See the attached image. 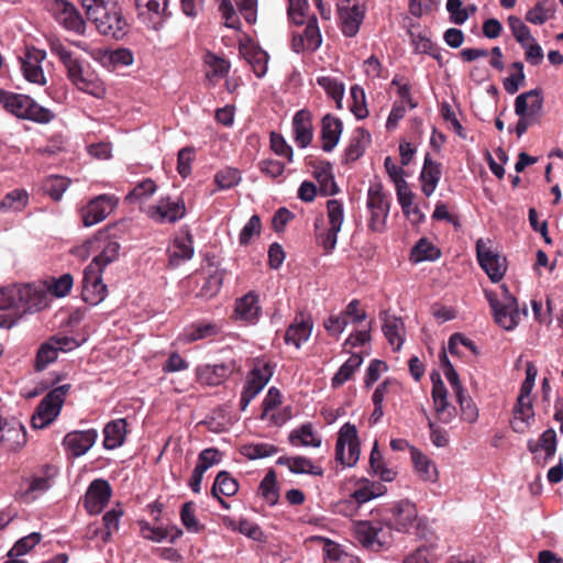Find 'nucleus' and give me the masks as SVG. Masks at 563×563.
<instances>
[{"mask_svg":"<svg viewBox=\"0 0 563 563\" xmlns=\"http://www.w3.org/2000/svg\"><path fill=\"white\" fill-rule=\"evenodd\" d=\"M216 488L221 495L230 497L238 493L239 484L227 471H221L216 476Z\"/></svg>","mask_w":563,"mask_h":563,"instance_id":"338daca9","label":"nucleus"},{"mask_svg":"<svg viewBox=\"0 0 563 563\" xmlns=\"http://www.w3.org/2000/svg\"><path fill=\"white\" fill-rule=\"evenodd\" d=\"M74 278L70 274H64L58 278H53L49 285L45 288L46 292L49 291L55 297H65L71 289Z\"/></svg>","mask_w":563,"mask_h":563,"instance_id":"774afa93","label":"nucleus"},{"mask_svg":"<svg viewBox=\"0 0 563 563\" xmlns=\"http://www.w3.org/2000/svg\"><path fill=\"white\" fill-rule=\"evenodd\" d=\"M29 202V195L25 190L15 189L7 194L0 202V211H21Z\"/></svg>","mask_w":563,"mask_h":563,"instance_id":"49530a36","label":"nucleus"},{"mask_svg":"<svg viewBox=\"0 0 563 563\" xmlns=\"http://www.w3.org/2000/svg\"><path fill=\"white\" fill-rule=\"evenodd\" d=\"M118 199L111 195H100L82 209L81 217L86 227L103 221L117 207Z\"/></svg>","mask_w":563,"mask_h":563,"instance_id":"f8f14e48","label":"nucleus"},{"mask_svg":"<svg viewBox=\"0 0 563 563\" xmlns=\"http://www.w3.org/2000/svg\"><path fill=\"white\" fill-rule=\"evenodd\" d=\"M508 25L514 37L522 47H526V43L529 41H533L530 29L522 22L520 18L510 15L508 18Z\"/></svg>","mask_w":563,"mask_h":563,"instance_id":"bf43d9fd","label":"nucleus"},{"mask_svg":"<svg viewBox=\"0 0 563 563\" xmlns=\"http://www.w3.org/2000/svg\"><path fill=\"white\" fill-rule=\"evenodd\" d=\"M87 18L104 36L122 40L129 31V23L122 7L115 0H80Z\"/></svg>","mask_w":563,"mask_h":563,"instance_id":"f257e3e1","label":"nucleus"},{"mask_svg":"<svg viewBox=\"0 0 563 563\" xmlns=\"http://www.w3.org/2000/svg\"><path fill=\"white\" fill-rule=\"evenodd\" d=\"M322 43V36L318 26V20L314 15L307 21L306 29L302 34H295L291 41V47L296 53L303 51L314 52Z\"/></svg>","mask_w":563,"mask_h":563,"instance_id":"2eb2a0df","label":"nucleus"},{"mask_svg":"<svg viewBox=\"0 0 563 563\" xmlns=\"http://www.w3.org/2000/svg\"><path fill=\"white\" fill-rule=\"evenodd\" d=\"M312 331V321L310 318H305L302 314L296 317L295 323L290 324L285 333V342L294 344L297 349L306 342Z\"/></svg>","mask_w":563,"mask_h":563,"instance_id":"c85d7f7f","label":"nucleus"},{"mask_svg":"<svg viewBox=\"0 0 563 563\" xmlns=\"http://www.w3.org/2000/svg\"><path fill=\"white\" fill-rule=\"evenodd\" d=\"M57 21L67 30L81 34L86 30V23L76 8L65 1L55 0L53 4Z\"/></svg>","mask_w":563,"mask_h":563,"instance_id":"dca6fc26","label":"nucleus"},{"mask_svg":"<svg viewBox=\"0 0 563 563\" xmlns=\"http://www.w3.org/2000/svg\"><path fill=\"white\" fill-rule=\"evenodd\" d=\"M96 59L104 66H129L134 60L132 52L128 48L98 51Z\"/></svg>","mask_w":563,"mask_h":563,"instance_id":"4c0bfd02","label":"nucleus"},{"mask_svg":"<svg viewBox=\"0 0 563 563\" xmlns=\"http://www.w3.org/2000/svg\"><path fill=\"white\" fill-rule=\"evenodd\" d=\"M383 494L382 485L375 484L366 478H362L358 482V487L351 494V497L357 504H364L373 498L382 496Z\"/></svg>","mask_w":563,"mask_h":563,"instance_id":"37998d69","label":"nucleus"},{"mask_svg":"<svg viewBox=\"0 0 563 563\" xmlns=\"http://www.w3.org/2000/svg\"><path fill=\"white\" fill-rule=\"evenodd\" d=\"M101 271L95 265H88L82 276V300L91 306L100 303L107 296V285L103 284Z\"/></svg>","mask_w":563,"mask_h":563,"instance_id":"9d476101","label":"nucleus"},{"mask_svg":"<svg viewBox=\"0 0 563 563\" xmlns=\"http://www.w3.org/2000/svg\"><path fill=\"white\" fill-rule=\"evenodd\" d=\"M19 294L16 295V308L24 312L33 313L41 311L48 305L46 289L42 286L31 284L16 285Z\"/></svg>","mask_w":563,"mask_h":563,"instance_id":"9b49d317","label":"nucleus"},{"mask_svg":"<svg viewBox=\"0 0 563 563\" xmlns=\"http://www.w3.org/2000/svg\"><path fill=\"white\" fill-rule=\"evenodd\" d=\"M103 434L104 449L114 450L120 448L124 443L126 435L125 419H115L107 423L103 429Z\"/></svg>","mask_w":563,"mask_h":563,"instance_id":"c756f323","label":"nucleus"},{"mask_svg":"<svg viewBox=\"0 0 563 563\" xmlns=\"http://www.w3.org/2000/svg\"><path fill=\"white\" fill-rule=\"evenodd\" d=\"M317 81L318 85L324 89L327 95L335 101L336 107L340 109L342 107L344 85L330 76H321Z\"/></svg>","mask_w":563,"mask_h":563,"instance_id":"09e8293b","label":"nucleus"},{"mask_svg":"<svg viewBox=\"0 0 563 563\" xmlns=\"http://www.w3.org/2000/svg\"><path fill=\"white\" fill-rule=\"evenodd\" d=\"M156 184L153 179L147 178L139 183L125 197V200L134 203L150 198L156 191Z\"/></svg>","mask_w":563,"mask_h":563,"instance_id":"4d7b16f0","label":"nucleus"},{"mask_svg":"<svg viewBox=\"0 0 563 563\" xmlns=\"http://www.w3.org/2000/svg\"><path fill=\"white\" fill-rule=\"evenodd\" d=\"M41 540L42 534L40 532H32L29 536L19 539L8 552V558H19L26 554L37 545Z\"/></svg>","mask_w":563,"mask_h":563,"instance_id":"3c124183","label":"nucleus"},{"mask_svg":"<svg viewBox=\"0 0 563 563\" xmlns=\"http://www.w3.org/2000/svg\"><path fill=\"white\" fill-rule=\"evenodd\" d=\"M367 210L369 213L368 228L374 232H385L387 200L384 185L380 181H374L369 185L367 192Z\"/></svg>","mask_w":563,"mask_h":563,"instance_id":"0eeeda50","label":"nucleus"},{"mask_svg":"<svg viewBox=\"0 0 563 563\" xmlns=\"http://www.w3.org/2000/svg\"><path fill=\"white\" fill-rule=\"evenodd\" d=\"M371 135L363 128H357L353 131L349 144L344 150L341 158L342 164H350L357 161L365 152L369 143Z\"/></svg>","mask_w":563,"mask_h":563,"instance_id":"b1692460","label":"nucleus"},{"mask_svg":"<svg viewBox=\"0 0 563 563\" xmlns=\"http://www.w3.org/2000/svg\"><path fill=\"white\" fill-rule=\"evenodd\" d=\"M111 494L112 489L107 481H92L85 495V508L91 515L100 514L109 503Z\"/></svg>","mask_w":563,"mask_h":563,"instance_id":"4468645a","label":"nucleus"},{"mask_svg":"<svg viewBox=\"0 0 563 563\" xmlns=\"http://www.w3.org/2000/svg\"><path fill=\"white\" fill-rule=\"evenodd\" d=\"M69 186V180L62 176H49L43 183V190L54 200H59Z\"/></svg>","mask_w":563,"mask_h":563,"instance_id":"6e6d98bb","label":"nucleus"},{"mask_svg":"<svg viewBox=\"0 0 563 563\" xmlns=\"http://www.w3.org/2000/svg\"><path fill=\"white\" fill-rule=\"evenodd\" d=\"M245 59L252 66L256 77H263L267 71L268 55L260 47H246L243 52Z\"/></svg>","mask_w":563,"mask_h":563,"instance_id":"79ce46f5","label":"nucleus"},{"mask_svg":"<svg viewBox=\"0 0 563 563\" xmlns=\"http://www.w3.org/2000/svg\"><path fill=\"white\" fill-rule=\"evenodd\" d=\"M534 420V411L532 407L514 408V419L511 421V428L517 433H525L531 421Z\"/></svg>","mask_w":563,"mask_h":563,"instance_id":"5fc2aeb1","label":"nucleus"},{"mask_svg":"<svg viewBox=\"0 0 563 563\" xmlns=\"http://www.w3.org/2000/svg\"><path fill=\"white\" fill-rule=\"evenodd\" d=\"M289 442L292 445H303L318 448L321 445V439L314 437L311 423L302 424L289 434Z\"/></svg>","mask_w":563,"mask_h":563,"instance_id":"a18cd8bd","label":"nucleus"},{"mask_svg":"<svg viewBox=\"0 0 563 563\" xmlns=\"http://www.w3.org/2000/svg\"><path fill=\"white\" fill-rule=\"evenodd\" d=\"M543 107V95L539 88L520 93L515 99V113L519 117L516 125L518 137L523 135L530 123L531 118L540 114Z\"/></svg>","mask_w":563,"mask_h":563,"instance_id":"39448f33","label":"nucleus"},{"mask_svg":"<svg viewBox=\"0 0 563 563\" xmlns=\"http://www.w3.org/2000/svg\"><path fill=\"white\" fill-rule=\"evenodd\" d=\"M511 67L516 70V73L511 74L509 77L504 79V89L509 93H516L520 86L525 85L526 76L523 73V63L522 62H514Z\"/></svg>","mask_w":563,"mask_h":563,"instance_id":"052dcab7","label":"nucleus"},{"mask_svg":"<svg viewBox=\"0 0 563 563\" xmlns=\"http://www.w3.org/2000/svg\"><path fill=\"white\" fill-rule=\"evenodd\" d=\"M69 389V384L58 386L41 400L31 419L33 429H43L55 420L60 412L65 396Z\"/></svg>","mask_w":563,"mask_h":563,"instance_id":"20e7f679","label":"nucleus"},{"mask_svg":"<svg viewBox=\"0 0 563 563\" xmlns=\"http://www.w3.org/2000/svg\"><path fill=\"white\" fill-rule=\"evenodd\" d=\"M411 461L419 477L423 481H434L438 476L432 461L415 448H410Z\"/></svg>","mask_w":563,"mask_h":563,"instance_id":"c9c22d12","label":"nucleus"},{"mask_svg":"<svg viewBox=\"0 0 563 563\" xmlns=\"http://www.w3.org/2000/svg\"><path fill=\"white\" fill-rule=\"evenodd\" d=\"M316 540L323 543L324 563H358V560L345 552L339 543L324 537H317Z\"/></svg>","mask_w":563,"mask_h":563,"instance_id":"72a5a7b5","label":"nucleus"},{"mask_svg":"<svg viewBox=\"0 0 563 563\" xmlns=\"http://www.w3.org/2000/svg\"><path fill=\"white\" fill-rule=\"evenodd\" d=\"M192 236L189 232L185 236L176 238L168 249V265L177 267L181 262L189 261L194 255Z\"/></svg>","mask_w":563,"mask_h":563,"instance_id":"bb28decb","label":"nucleus"},{"mask_svg":"<svg viewBox=\"0 0 563 563\" xmlns=\"http://www.w3.org/2000/svg\"><path fill=\"white\" fill-rule=\"evenodd\" d=\"M0 103L8 112L15 117L37 123H48L55 117L53 111L40 106L26 95L0 89Z\"/></svg>","mask_w":563,"mask_h":563,"instance_id":"7ed1b4c3","label":"nucleus"},{"mask_svg":"<svg viewBox=\"0 0 563 563\" xmlns=\"http://www.w3.org/2000/svg\"><path fill=\"white\" fill-rule=\"evenodd\" d=\"M339 16L342 33L345 36L353 37L358 33L364 19V10L361 5L351 4L350 1H346V4L339 5Z\"/></svg>","mask_w":563,"mask_h":563,"instance_id":"f3484780","label":"nucleus"},{"mask_svg":"<svg viewBox=\"0 0 563 563\" xmlns=\"http://www.w3.org/2000/svg\"><path fill=\"white\" fill-rule=\"evenodd\" d=\"M440 256L441 250L426 238L420 239L410 252V261L413 263L432 262L440 258Z\"/></svg>","mask_w":563,"mask_h":563,"instance_id":"e433bc0d","label":"nucleus"},{"mask_svg":"<svg viewBox=\"0 0 563 563\" xmlns=\"http://www.w3.org/2000/svg\"><path fill=\"white\" fill-rule=\"evenodd\" d=\"M233 372L231 364L203 365L197 371L198 380L208 386L222 384Z\"/></svg>","mask_w":563,"mask_h":563,"instance_id":"393cba45","label":"nucleus"},{"mask_svg":"<svg viewBox=\"0 0 563 563\" xmlns=\"http://www.w3.org/2000/svg\"><path fill=\"white\" fill-rule=\"evenodd\" d=\"M393 520L389 519V529L407 531L417 518L415 504L408 499L396 503L391 509Z\"/></svg>","mask_w":563,"mask_h":563,"instance_id":"aec40b11","label":"nucleus"},{"mask_svg":"<svg viewBox=\"0 0 563 563\" xmlns=\"http://www.w3.org/2000/svg\"><path fill=\"white\" fill-rule=\"evenodd\" d=\"M363 358L358 354H352L349 360L339 368L331 380V386L338 388L351 379L355 371L362 365Z\"/></svg>","mask_w":563,"mask_h":563,"instance_id":"a19ab883","label":"nucleus"},{"mask_svg":"<svg viewBox=\"0 0 563 563\" xmlns=\"http://www.w3.org/2000/svg\"><path fill=\"white\" fill-rule=\"evenodd\" d=\"M273 375V369L268 363H264L262 366L256 365L249 374L247 383L253 386L263 388L267 385Z\"/></svg>","mask_w":563,"mask_h":563,"instance_id":"0e129e2a","label":"nucleus"},{"mask_svg":"<svg viewBox=\"0 0 563 563\" xmlns=\"http://www.w3.org/2000/svg\"><path fill=\"white\" fill-rule=\"evenodd\" d=\"M292 132L297 145L307 147L313 137L311 113L308 110H299L292 118Z\"/></svg>","mask_w":563,"mask_h":563,"instance_id":"5701e85b","label":"nucleus"},{"mask_svg":"<svg viewBox=\"0 0 563 563\" xmlns=\"http://www.w3.org/2000/svg\"><path fill=\"white\" fill-rule=\"evenodd\" d=\"M58 356V351L48 339L42 343L37 350L34 368L37 372L45 369L51 363L55 362Z\"/></svg>","mask_w":563,"mask_h":563,"instance_id":"de8ad7c7","label":"nucleus"},{"mask_svg":"<svg viewBox=\"0 0 563 563\" xmlns=\"http://www.w3.org/2000/svg\"><path fill=\"white\" fill-rule=\"evenodd\" d=\"M260 309L257 295L250 291L236 300L234 312L238 319L254 322L257 319Z\"/></svg>","mask_w":563,"mask_h":563,"instance_id":"473e14b6","label":"nucleus"},{"mask_svg":"<svg viewBox=\"0 0 563 563\" xmlns=\"http://www.w3.org/2000/svg\"><path fill=\"white\" fill-rule=\"evenodd\" d=\"M186 214V206L181 198L162 197L156 205L150 206L147 216L158 223H175Z\"/></svg>","mask_w":563,"mask_h":563,"instance_id":"6e6552de","label":"nucleus"},{"mask_svg":"<svg viewBox=\"0 0 563 563\" xmlns=\"http://www.w3.org/2000/svg\"><path fill=\"white\" fill-rule=\"evenodd\" d=\"M120 244L117 241H107L102 251L97 255L89 265H95L98 271H103L106 266L115 262L120 256Z\"/></svg>","mask_w":563,"mask_h":563,"instance_id":"c03bdc74","label":"nucleus"},{"mask_svg":"<svg viewBox=\"0 0 563 563\" xmlns=\"http://www.w3.org/2000/svg\"><path fill=\"white\" fill-rule=\"evenodd\" d=\"M441 164L431 159L429 154L424 158L420 178L422 180V192L429 197L433 194L441 178Z\"/></svg>","mask_w":563,"mask_h":563,"instance_id":"7c9ffc66","label":"nucleus"},{"mask_svg":"<svg viewBox=\"0 0 563 563\" xmlns=\"http://www.w3.org/2000/svg\"><path fill=\"white\" fill-rule=\"evenodd\" d=\"M168 0H135L140 18L154 19L167 15Z\"/></svg>","mask_w":563,"mask_h":563,"instance_id":"58836bf2","label":"nucleus"},{"mask_svg":"<svg viewBox=\"0 0 563 563\" xmlns=\"http://www.w3.org/2000/svg\"><path fill=\"white\" fill-rule=\"evenodd\" d=\"M360 452L356 427L346 422L339 430L335 445V460L343 466L352 467L357 463Z\"/></svg>","mask_w":563,"mask_h":563,"instance_id":"423d86ee","label":"nucleus"},{"mask_svg":"<svg viewBox=\"0 0 563 563\" xmlns=\"http://www.w3.org/2000/svg\"><path fill=\"white\" fill-rule=\"evenodd\" d=\"M51 487V476L33 477L25 492L21 493V499L25 503L33 501L40 494Z\"/></svg>","mask_w":563,"mask_h":563,"instance_id":"603ef678","label":"nucleus"},{"mask_svg":"<svg viewBox=\"0 0 563 563\" xmlns=\"http://www.w3.org/2000/svg\"><path fill=\"white\" fill-rule=\"evenodd\" d=\"M380 530L368 521H360L353 526V537L364 548L379 551L383 548V542L377 538Z\"/></svg>","mask_w":563,"mask_h":563,"instance_id":"a878e982","label":"nucleus"},{"mask_svg":"<svg viewBox=\"0 0 563 563\" xmlns=\"http://www.w3.org/2000/svg\"><path fill=\"white\" fill-rule=\"evenodd\" d=\"M555 9V0H539L533 8L526 13V21L541 25L554 16Z\"/></svg>","mask_w":563,"mask_h":563,"instance_id":"f704fd0d","label":"nucleus"},{"mask_svg":"<svg viewBox=\"0 0 563 563\" xmlns=\"http://www.w3.org/2000/svg\"><path fill=\"white\" fill-rule=\"evenodd\" d=\"M260 493L268 505L274 506L278 501V488L276 485V474L273 470L268 471L260 484Z\"/></svg>","mask_w":563,"mask_h":563,"instance_id":"8fccbe9b","label":"nucleus"},{"mask_svg":"<svg viewBox=\"0 0 563 563\" xmlns=\"http://www.w3.org/2000/svg\"><path fill=\"white\" fill-rule=\"evenodd\" d=\"M397 197L404 213L412 223H418L423 219L419 208L413 205V194L404 180L397 183Z\"/></svg>","mask_w":563,"mask_h":563,"instance_id":"2f4dec72","label":"nucleus"},{"mask_svg":"<svg viewBox=\"0 0 563 563\" xmlns=\"http://www.w3.org/2000/svg\"><path fill=\"white\" fill-rule=\"evenodd\" d=\"M180 520L186 530L191 533H198L205 528L195 515L194 501H187L181 506Z\"/></svg>","mask_w":563,"mask_h":563,"instance_id":"864d4df0","label":"nucleus"},{"mask_svg":"<svg viewBox=\"0 0 563 563\" xmlns=\"http://www.w3.org/2000/svg\"><path fill=\"white\" fill-rule=\"evenodd\" d=\"M455 398L461 408L462 419L470 423L475 422L478 418V409L468 393L464 390L456 394Z\"/></svg>","mask_w":563,"mask_h":563,"instance_id":"13d9d810","label":"nucleus"},{"mask_svg":"<svg viewBox=\"0 0 563 563\" xmlns=\"http://www.w3.org/2000/svg\"><path fill=\"white\" fill-rule=\"evenodd\" d=\"M313 176L319 183V190L322 196H333L339 191L330 162L320 161L313 164Z\"/></svg>","mask_w":563,"mask_h":563,"instance_id":"cd10ccee","label":"nucleus"},{"mask_svg":"<svg viewBox=\"0 0 563 563\" xmlns=\"http://www.w3.org/2000/svg\"><path fill=\"white\" fill-rule=\"evenodd\" d=\"M556 433L552 428H550L540 435L539 442H536L534 440H529L527 446L531 453H534L539 449H541L545 452L547 459H552L556 452Z\"/></svg>","mask_w":563,"mask_h":563,"instance_id":"ea45409f","label":"nucleus"},{"mask_svg":"<svg viewBox=\"0 0 563 563\" xmlns=\"http://www.w3.org/2000/svg\"><path fill=\"white\" fill-rule=\"evenodd\" d=\"M0 442L9 450L15 451L26 443L24 426L15 419L7 420L0 430Z\"/></svg>","mask_w":563,"mask_h":563,"instance_id":"6ab92c4d","label":"nucleus"},{"mask_svg":"<svg viewBox=\"0 0 563 563\" xmlns=\"http://www.w3.org/2000/svg\"><path fill=\"white\" fill-rule=\"evenodd\" d=\"M343 131L342 121L332 114H325L321 120V141L324 152H332L338 145Z\"/></svg>","mask_w":563,"mask_h":563,"instance_id":"412c9836","label":"nucleus"},{"mask_svg":"<svg viewBox=\"0 0 563 563\" xmlns=\"http://www.w3.org/2000/svg\"><path fill=\"white\" fill-rule=\"evenodd\" d=\"M241 181V174L236 168L227 167L214 176V183L221 190L230 189Z\"/></svg>","mask_w":563,"mask_h":563,"instance_id":"680f3d73","label":"nucleus"},{"mask_svg":"<svg viewBox=\"0 0 563 563\" xmlns=\"http://www.w3.org/2000/svg\"><path fill=\"white\" fill-rule=\"evenodd\" d=\"M477 260L492 282H499L507 271L506 258L489 249L482 240L476 243Z\"/></svg>","mask_w":563,"mask_h":563,"instance_id":"1a4fd4ad","label":"nucleus"},{"mask_svg":"<svg viewBox=\"0 0 563 563\" xmlns=\"http://www.w3.org/2000/svg\"><path fill=\"white\" fill-rule=\"evenodd\" d=\"M351 99L352 103L350 106L351 111L357 119H364L368 114V110L366 108L365 102V92L363 88L358 86H353L351 88Z\"/></svg>","mask_w":563,"mask_h":563,"instance_id":"e2e57ef3","label":"nucleus"},{"mask_svg":"<svg viewBox=\"0 0 563 563\" xmlns=\"http://www.w3.org/2000/svg\"><path fill=\"white\" fill-rule=\"evenodd\" d=\"M218 333L216 324L210 322L194 323L187 332V340L190 342L213 336Z\"/></svg>","mask_w":563,"mask_h":563,"instance_id":"69168bd1","label":"nucleus"},{"mask_svg":"<svg viewBox=\"0 0 563 563\" xmlns=\"http://www.w3.org/2000/svg\"><path fill=\"white\" fill-rule=\"evenodd\" d=\"M97 431L93 429L85 431H73L65 435L63 444L73 454L78 457L84 455L95 444Z\"/></svg>","mask_w":563,"mask_h":563,"instance_id":"a211bd4d","label":"nucleus"},{"mask_svg":"<svg viewBox=\"0 0 563 563\" xmlns=\"http://www.w3.org/2000/svg\"><path fill=\"white\" fill-rule=\"evenodd\" d=\"M45 57V51L35 47L26 48L24 56L21 57L20 60L23 76L27 81L38 84L41 86L46 84V78L41 66Z\"/></svg>","mask_w":563,"mask_h":563,"instance_id":"ddd939ff","label":"nucleus"},{"mask_svg":"<svg viewBox=\"0 0 563 563\" xmlns=\"http://www.w3.org/2000/svg\"><path fill=\"white\" fill-rule=\"evenodd\" d=\"M495 322L505 330H512L519 323V308L516 297L509 295L498 309L493 311Z\"/></svg>","mask_w":563,"mask_h":563,"instance_id":"4be33fe9","label":"nucleus"},{"mask_svg":"<svg viewBox=\"0 0 563 563\" xmlns=\"http://www.w3.org/2000/svg\"><path fill=\"white\" fill-rule=\"evenodd\" d=\"M51 51L56 55L67 71V78L80 91L91 95L96 98H102L106 93L103 82L96 77L85 76L82 62L74 57L60 42L51 43Z\"/></svg>","mask_w":563,"mask_h":563,"instance_id":"f03ea898","label":"nucleus"}]
</instances>
